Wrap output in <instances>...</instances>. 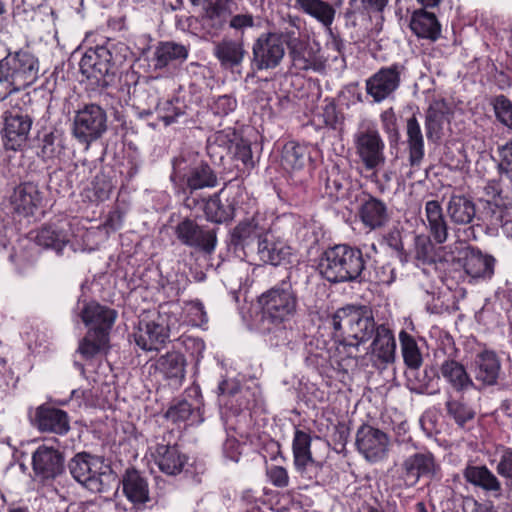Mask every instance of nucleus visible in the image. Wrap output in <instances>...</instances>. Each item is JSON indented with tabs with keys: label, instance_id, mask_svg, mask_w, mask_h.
Returning a JSON list of instances; mask_svg holds the SVG:
<instances>
[{
	"label": "nucleus",
	"instance_id": "393cba45",
	"mask_svg": "<svg viewBox=\"0 0 512 512\" xmlns=\"http://www.w3.org/2000/svg\"><path fill=\"white\" fill-rule=\"evenodd\" d=\"M80 316L85 325L90 327V331L109 334L117 312L99 303L90 302L83 307Z\"/></svg>",
	"mask_w": 512,
	"mask_h": 512
},
{
	"label": "nucleus",
	"instance_id": "6ab92c4d",
	"mask_svg": "<svg viewBox=\"0 0 512 512\" xmlns=\"http://www.w3.org/2000/svg\"><path fill=\"white\" fill-rule=\"evenodd\" d=\"M495 258L468 246L459 253L457 263L472 279H490L494 274Z\"/></svg>",
	"mask_w": 512,
	"mask_h": 512
},
{
	"label": "nucleus",
	"instance_id": "79ce46f5",
	"mask_svg": "<svg viewBox=\"0 0 512 512\" xmlns=\"http://www.w3.org/2000/svg\"><path fill=\"white\" fill-rule=\"evenodd\" d=\"M34 240L37 245L44 249H52L57 254H60L69 242L67 234L63 230L57 229L52 225L41 227L37 231Z\"/></svg>",
	"mask_w": 512,
	"mask_h": 512
},
{
	"label": "nucleus",
	"instance_id": "b1692460",
	"mask_svg": "<svg viewBox=\"0 0 512 512\" xmlns=\"http://www.w3.org/2000/svg\"><path fill=\"white\" fill-rule=\"evenodd\" d=\"M439 377L457 393H464L475 387L474 381L467 372L465 366L453 359L447 358L438 365Z\"/></svg>",
	"mask_w": 512,
	"mask_h": 512
},
{
	"label": "nucleus",
	"instance_id": "5fc2aeb1",
	"mask_svg": "<svg viewBox=\"0 0 512 512\" xmlns=\"http://www.w3.org/2000/svg\"><path fill=\"white\" fill-rule=\"evenodd\" d=\"M286 26L278 32H272L273 36H278L280 44L284 46L292 45L303 41L300 32V19L298 17H288Z\"/></svg>",
	"mask_w": 512,
	"mask_h": 512
},
{
	"label": "nucleus",
	"instance_id": "aec40b11",
	"mask_svg": "<svg viewBox=\"0 0 512 512\" xmlns=\"http://www.w3.org/2000/svg\"><path fill=\"white\" fill-rule=\"evenodd\" d=\"M358 216L362 224L370 230L384 228L391 218L387 204L371 194H363L360 199Z\"/></svg>",
	"mask_w": 512,
	"mask_h": 512
},
{
	"label": "nucleus",
	"instance_id": "c03bdc74",
	"mask_svg": "<svg viewBox=\"0 0 512 512\" xmlns=\"http://www.w3.org/2000/svg\"><path fill=\"white\" fill-rule=\"evenodd\" d=\"M307 148L296 142H288L282 150L281 163L286 170H300L308 160Z\"/></svg>",
	"mask_w": 512,
	"mask_h": 512
},
{
	"label": "nucleus",
	"instance_id": "1a4fd4ad",
	"mask_svg": "<svg viewBox=\"0 0 512 512\" xmlns=\"http://www.w3.org/2000/svg\"><path fill=\"white\" fill-rule=\"evenodd\" d=\"M268 230L265 218L255 214L251 218L240 221L233 228L230 245L234 252H241L244 256H248L256 252Z\"/></svg>",
	"mask_w": 512,
	"mask_h": 512
},
{
	"label": "nucleus",
	"instance_id": "72a5a7b5",
	"mask_svg": "<svg viewBox=\"0 0 512 512\" xmlns=\"http://www.w3.org/2000/svg\"><path fill=\"white\" fill-rule=\"evenodd\" d=\"M464 479L494 496H501V483L497 477L486 466L468 465L463 471Z\"/></svg>",
	"mask_w": 512,
	"mask_h": 512
},
{
	"label": "nucleus",
	"instance_id": "4468645a",
	"mask_svg": "<svg viewBox=\"0 0 512 512\" xmlns=\"http://www.w3.org/2000/svg\"><path fill=\"white\" fill-rule=\"evenodd\" d=\"M285 48L278 36L272 32L259 35L252 45L251 68L254 71L270 70L278 67L284 58Z\"/></svg>",
	"mask_w": 512,
	"mask_h": 512
},
{
	"label": "nucleus",
	"instance_id": "7ed1b4c3",
	"mask_svg": "<svg viewBox=\"0 0 512 512\" xmlns=\"http://www.w3.org/2000/svg\"><path fill=\"white\" fill-rule=\"evenodd\" d=\"M332 327L346 337L345 346L358 347L376 333V323L372 311L366 306H346L338 309L332 316Z\"/></svg>",
	"mask_w": 512,
	"mask_h": 512
},
{
	"label": "nucleus",
	"instance_id": "09e8293b",
	"mask_svg": "<svg viewBox=\"0 0 512 512\" xmlns=\"http://www.w3.org/2000/svg\"><path fill=\"white\" fill-rule=\"evenodd\" d=\"M109 334L88 331L79 344L78 351L85 359H92L107 347Z\"/></svg>",
	"mask_w": 512,
	"mask_h": 512
},
{
	"label": "nucleus",
	"instance_id": "a211bd4d",
	"mask_svg": "<svg viewBox=\"0 0 512 512\" xmlns=\"http://www.w3.org/2000/svg\"><path fill=\"white\" fill-rule=\"evenodd\" d=\"M169 333L167 317L159 313L156 319L139 323L134 340L145 351L159 350L168 340Z\"/></svg>",
	"mask_w": 512,
	"mask_h": 512
},
{
	"label": "nucleus",
	"instance_id": "7c9ffc66",
	"mask_svg": "<svg viewBox=\"0 0 512 512\" xmlns=\"http://www.w3.org/2000/svg\"><path fill=\"white\" fill-rule=\"evenodd\" d=\"M425 217L424 224L434 241L438 244L445 243L449 235V225L439 201L429 200L425 203Z\"/></svg>",
	"mask_w": 512,
	"mask_h": 512
},
{
	"label": "nucleus",
	"instance_id": "9d476101",
	"mask_svg": "<svg viewBox=\"0 0 512 512\" xmlns=\"http://www.w3.org/2000/svg\"><path fill=\"white\" fill-rule=\"evenodd\" d=\"M97 458L87 452L77 453L68 463L72 477L93 493H103L108 490L107 481L112 474L97 472L94 467Z\"/></svg>",
	"mask_w": 512,
	"mask_h": 512
},
{
	"label": "nucleus",
	"instance_id": "58836bf2",
	"mask_svg": "<svg viewBox=\"0 0 512 512\" xmlns=\"http://www.w3.org/2000/svg\"><path fill=\"white\" fill-rule=\"evenodd\" d=\"M255 253L263 263L274 266L279 265L289 254L286 245L282 241L275 239L270 229L259 243Z\"/></svg>",
	"mask_w": 512,
	"mask_h": 512
},
{
	"label": "nucleus",
	"instance_id": "2eb2a0df",
	"mask_svg": "<svg viewBox=\"0 0 512 512\" xmlns=\"http://www.w3.org/2000/svg\"><path fill=\"white\" fill-rule=\"evenodd\" d=\"M355 445L367 461L376 463L386 458L390 440L384 431L363 424L356 432Z\"/></svg>",
	"mask_w": 512,
	"mask_h": 512
},
{
	"label": "nucleus",
	"instance_id": "6e6d98bb",
	"mask_svg": "<svg viewBox=\"0 0 512 512\" xmlns=\"http://www.w3.org/2000/svg\"><path fill=\"white\" fill-rule=\"evenodd\" d=\"M491 103L498 121L512 129V102L506 96L498 95Z\"/></svg>",
	"mask_w": 512,
	"mask_h": 512
},
{
	"label": "nucleus",
	"instance_id": "bf43d9fd",
	"mask_svg": "<svg viewBox=\"0 0 512 512\" xmlns=\"http://www.w3.org/2000/svg\"><path fill=\"white\" fill-rule=\"evenodd\" d=\"M92 189L97 200L104 201L112 191V182L104 173H98L92 181Z\"/></svg>",
	"mask_w": 512,
	"mask_h": 512
},
{
	"label": "nucleus",
	"instance_id": "c85d7f7f",
	"mask_svg": "<svg viewBox=\"0 0 512 512\" xmlns=\"http://www.w3.org/2000/svg\"><path fill=\"white\" fill-rule=\"evenodd\" d=\"M232 0H208L201 16L202 26L210 34H217L228 23L231 16L230 3Z\"/></svg>",
	"mask_w": 512,
	"mask_h": 512
},
{
	"label": "nucleus",
	"instance_id": "f704fd0d",
	"mask_svg": "<svg viewBox=\"0 0 512 512\" xmlns=\"http://www.w3.org/2000/svg\"><path fill=\"white\" fill-rule=\"evenodd\" d=\"M483 220L491 226H504L508 223L512 200L510 198H495L481 201Z\"/></svg>",
	"mask_w": 512,
	"mask_h": 512
},
{
	"label": "nucleus",
	"instance_id": "4be33fe9",
	"mask_svg": "<svg viewBox=\"0 0 512 512\" xmlns=\"http://www.w3.org/2000/svg\"><path fill=\"white\" fill-rule=\"evenodd\" d=\"M370 348L372 361L377 368L385 369L395 361L396 341L392 331L385 325L377 326Z\"/></svg>",
	"mask_w": 512,
	"mask_h": 512
},
{
	"label": "nucleus",
	"instance_id": "37998d69",
	"mask_svg": "<svg viewBox=\"0 0 512 512\" xmlns=\"http://www.w3.org/2000/svg\"><path fill=\"white\" fill-rule=\"evenodd\" d=\"M295 7L325 26H330L334 20V8L322 0H295Z\"/></svg>",
	"mask_w": 512,
	"mask_h": 512
},
{
	"label": "nucleus",
	"instance_id": "f8f14e48",
	"mask_svg": "<svg viewBox=\"0 0 512 512\" xmlns=\"http://www.w3.org/2000/svg\"><path fill=\"white\" fill-rule=\"evenodd\" d=\"M33 120L31 113L20 108L4 113L2 133L4 146L7 150L17 151L25 146L29 139Z\"/></svg>",
	"mask_w": 512,
	"mask_h": 512
},
{
	"label": "nucleus",
	"instance_id": "9b49d317",
	"mask_svg": "<svg viewBox=\"0 0 512 512\" xmlns=\"http://www.w3.org/2000/svg\"><path fill=\"white\" fill-rule=\"evenodd\" d=\"M439 470L433 453L417 452L403 459L398 468V478L406 488H412L421 478L434 479Z\"/></svg>",
	"mask_w": 512,
	"mask_h": 512
},
{
	"label": "nucleus",
	"instance_id": "603ef678",
	"mask_svg": "<svg viewBox=\"0 0 512 512\" xmlns=\"http://www.w3.org/2000/svg\"><path fill=\"white\" fill-rule=\"evenodd\" d=\"M445 407L447 414L452 417L460 427H464L468 421H471L475 417V411L461 400L449 397L445 403Z\"/></svg>",
	"mask_w": 512,
	"mask_h": 512
},
{
	"label": "nucleus",
	"instance_id": "8fccbe9b",
	"mask_svg": "<svg viewBox=\"0 0 512 512\" xmlns=\"http://www.w3.org/2000/svg\"><path fill=\"white\" fill-rule=\"evenodd\" d=\"M348 182L337 168H332L324 178L325 194L332 200H338L346 194Z\"/></svg>",
	"mask_w": 512,
	"mask_h": 512
},
{
	"label": "nucleus",
	"instance_id": "39448f33",
	"mask_svg": "<svg viewBox=\"0 0 512 512\" xmlns=\"http://www.w3.org/2000/svg\"><path fill=\"white\" fill-rule=\"evenodd\" d=\"M106 111L97 104H86L79 109L73 119V135L86 145L100 139L107 131Z\"/></svg>",
	"mask_w": 512,
	"mask_h": 512
},
{
	"label": "nucleus",
	"instance_id": "a19ab883",
	"mask_svg": "<svg viewBox=\"0 0 512 512\" xmlns=\"http://www.w3.org/2000/svg\"><path fill=\"white\" fill-rule=\"evenodd\" d=\"M407 143L411 166H419L424 157V139L415 116L407 120Z\"/></svg>",
	"mask_w": 512,
	"mask_h": 512
},
{
	"label": "nucleus",
	"instance_id": "e2e57ef3",
	"mask_svg": "<svg viewBox=\"0 0 512 512\" xmlns=\"http://www.w3.org/2000/svg\"><path fill=\"white\" fill-rule=\"evenodd\" d=\"M234 158L240 160L245 166H253L252 151L250 145L241 140L230 147Z\"/></svg>",
	"mask_w": 512,
	"mask_h": 512
},
{
	"label": "nucleus",
	"instance_id": "052dcab7",
	"mask_svg": "<svg viewBox=\"0 0 512 512\" xmlns=\"http://www.w3.org/2000/svg\"><path fill=\"white\" fill-rule=\"evenodd\" d=\"M236 100L229 95L218 96L211 104V110L215 115L225 116L236 108Z\"/></svg>",
	"mask_w": 512,
	"mask_h": 512
},
{
	"label": "nucleus",
	"instance_id": "49530a36",
	"mask_svg": "<svg viewBox=\"0 0 512 512\" xmlns=\"http://www.w3.org/2000/svg\"><path fill=\"white\" fill-rule=\"evenodd\" d=\"M65 153L64 138L61 132L51 131L41 140L39 156L47 161L59 159Z\"/></svg>",
	"mask_w": 512,
	"mask_h": 512
},
{
	"label": "nucleus",
	"instance_id": "412c9836",
	"mask_svg": "<svg viewBox=\"0 0 512 512\" xmlns=\"http://www.w3.org/2000/svg\"><path fill=\"white\" fill-rule=\"evenodd\" d=\"M32 468L41 479H54L64 471V457L53 447L39 446L32 455Z\"/></svg>",
	"mask_w": 512,
	"mask_h": 512
},
{
	"label": "nucleus",
	"instance_id": "c756f323",
	"mask_svg": "<svg viewBox=\"0 0 512 512\" xmlns=\"http://www.w3.org/2000/svg\"><path fill=\"white\" fill-rule=\"evenodd\" d=\"M123 493L134 505H143L150 500L147 479L136 469H127L121 480Z\"/></svg>",
	"mask_w": 512,
	"mask_h": 512
},
{
	"label": "nucleus",
	"instance_id": "e433bc0d",
	"mask_svg": "<svg viewBox=\"0 0 512 512\" xmlns=\"http://www.w3.org/2000/svg\"><path fill=\"white\" fill-rule=\"evenodd\" d=\"M450 109L444 100L434 101L426 111L425 130L428 140L437 142L441 139L443 124Z\"/></svg>",
	"mask_w": 512,
	"mask_h": 512
},
{
	"label": "nucleus",
	"instance_id": "5701e85b",
	"mask_svg": "<svg viewBox=\"0 0 512 512\" xmlns=\"http://www.w3.org/2000/svg\"><path fill=\"white\" fill-rule=\"evenodd\" d=\"M213 54L222 68L234 71L242 65L247 51L242 39L223 38L214 45Z\"/></svg>",
	"mask_w": 512,
	"mask_h": 512
},
{
	"label": "nucleus",
	"instance_id": "69168bd1",
	"mask_svg": "<svg viewBox=\"0 0 512 512\" xmlns=\"http://www.w3.org/2000/svg\"><path fill=\"white\" fill-rule=\"evenodd\" d=\"M500 169L512 180V140L500 148Z\"/></svg>",
	"mask_w": 512,
	"mask_h": 512
},
{
	"label": "nucleus",
	"instance_id": "0e129e2a",
	"mask_svg": "<svg viewBox=\"0 0 512 512\" xmlns=\"http://www.w3.org/2000/svg\"><path fill=\"white\" fill-rule=\"evenodd\" d=\"M255 19L252 14H236L232 15L228 19V25L231 29L236 32L244 33L245 29L252 28L255 25Z\"/></svg>",
	"mask_w": 512,
	"mask_h": 512
},
{
	"label": "nucleus",
	"instance_id": "680f3d73",
	"mask_svg": "<svg viewBox=\"0 0 512 512\" xmlns=\"http://www.w3.org/2000/svg\"><path fill=\"white\" fill-rule=\"evenodd\" d=\"M269 481L278 488H285L289 485L287 470L282 466L273 465L266 471Z\"/></svg>",
	"mask_w": 512,
	"mask_h": 512
},
{
	"label": "nucleus",
	"instance_id": "473e14b6",
	"mask_svg": "<svg viewBox=\"0 0 512 512\" xmlns=\"http://www.w3.org/2000/svg\"><path fill=\"white\" fill-rule=\"evenodd\" d=\"M155 459L159 469L167 475H177L182 472L187 457L176 445L158 444Z\"/></svg>",
	"mask_w": 512,
	"mask_h": 512
},
{
	"label": "nucleus",
	"instance_id": "20e7f679",
	"mask_svg": "<svg viewBox=\"0 0 512 512\" xmlns=\"http://www.w3.org/2000/svg\"><path fill=\"white\" fill-rule=\"evenodd\" d=\"M262 319L274 325L290 321L297 311L298 298L291 283L282 281L260 295Z\"/></svg>",
	"mask_w": 512,
	"mask_h": 512
},
{
	"label": "nucleus",
	"instance_id": "dca6fc26",
	"mask_svg": "<svg viewBox=\"0 0 512 512\" xmlns=\"http://www.w3.org/2000/svg\"><path fill=\"white\" fill-rule=\"evenodd\" d=\"M310 446V435L302 430H296L292 444L295 469L303 479L319 483L323 463L312 458Z\"/></svg>",
	"mask_w": 512,
	"mask_h": 512
},
{
	"label": "nucleus",
	"instance_id": "338daca9",
	"mask_svg": "<svg viewBox=\"0 0 512 512\" xmlns=\"http://www.w3.org/2000/svg\"><path fill=\"white\" fill-rule=\"evenodd\" d=\"M497 472L499 475L512 480V449L509 448L504 451L501 459L497 465Z\"/></svg>",
	"mask_w": 512,
	"mask_h": 512
},
{
	"label": "nucleus",
	"instance_id": "c9c22d12",
	"mask_svg": "<svg viewBox=\"0 0 512 512\" xmlns=\"http://www.w3.org/2000/svg\"><path fill=\"white\" fill-rule=\"evenodd\" d=\"M188 47L174 41L160 42L154 52L155 69H164L174 62H184L188 57Z\"/></svg>",
	"mask_w": 512,
	"mask_h": 512
},
{
	"label": "nucleus",
	"instance_id": "4c0bfd02",
	"mask_svg": "<svg viewBox=\"0 0 512 512\" xmlns=\"http://www.w3.org/2000/svg\"><path fill=\"white\" fill-rule=\"evenodd\" d=\"M410 28L419 38L435 41L441 33V26L434 13L425 10L415 11L410 20Z\"/></svg>",
	"mask_w": 512,
	"mask_h": 512
},
{
	"label": "nucleus",
	"instance_id": "864d4df0",
	"mask_svg": "<svg viewBox=\"0 0 512 512\" xmlns=\"http://www.w3.org/2000/svg\"><path fill=\"white\" fill-rule=\"evenodd\" d=\"M415 259L424 265L436 262V248L429 236L417 235L415 237Z\"/></svg>",
	"mask_w": 512,
	"mask_h": 512
},
{
	"label": "nucleus",
	"instance_id": "3c124183",
	"mask_svg": "<svg viewBox=\"0 0 512 512\" xmlns=\"http://www.w3.org/2000/svg\"><path fill=\"white\" fill-rule=\"evenodd\" d=\"M153 102L159 118L166 126L177 122L180 117L186 115L185 105L178 98L175 101L167 100L162 104L158 103L156 99Z\"/></svg>",
	"mask_w": 512,
	"mask_h": 512
},
{
	"label": "nucleus",
	"instance_id": "de8ad7c7",
	"mask_svg": "<svg viewBox=\"0 0 512 512\" xmlns=\"http://www.w3.org/2000/svg\"><path fill=\"white\" fill-rule=\"evenodd\" d=\"M404 363L410 373H416L422 365V355L415 339L407 332L402 331L399 335Z\"/></svg>",
	"mask_w": 512,
	"mask_h": 512
},
{
	"label": "nucleus",
	"instance_id": "13d9d810",
	"mask_svg": "<svg viewBox=\"0 0 512 512\" xmlns=\"http://www.w3.org/2000/svg\"><path fill=\"white\" fill-rule=\"evenodd\" d=\"M289 56L292 59L294 66L299 69L306 70L309 68V60L305 58L304 52L307 50V44L305 41L294 43L287 46Z\"/></svg>",
	"mask_w": 512,
	"mask_h": 512
},
{
	"label": "nucleus",
	"instance_id": "a878e982",
	"mask_svg": "<svg viewBox=\"0 0 512 512\" xmlns=\"http://www.w3.org/2000/svg\"><path fill=\"white\" fill-rule=\"evenodd\" d=\"M41 200V192L33 182L21 183L10 196V203L14 211L24 216L33 215Z\"/></svg>",
	"mask_w": 512,
	"mask_h": 512
},
{
	"label": "nucleus",
	"instance_id": "2f4dec72",
	"mask_svg": "<svg viewBox=\"0 0 512 512\" xmlns=\"http://www.w3.org/2000/svg\"><path fill=\"white\" fill-rule=\"evenodd\" d=\"M36 422L42 432L63 435L70 429L67 413L58 408L40 406L36 411Z\"/></svg>",
	"mask_w": 512,
	"mask_h": 512
},
{
	"label": "nucleus",
	"instance_id": "bb28decb",
	"mask_svg": "<svg viewBox=\"0 0 512 512\" xmlns=\"http://www.w3.org/2000/svg\"><path fill=\"white\" fill-rule=\"evenodd\" d=\"M186 366L185 356L177 351H169L155 362V370L176 386H180L184 381Z\"/></svg>",
	"mask_w": 512,
	"mask_h": 512
},
{
	"label": "nucleus",
	"instance_id": "ddd939ff",
	"mask_svg": "<svg viewBox=\"0 0 512 512\" xmlns=\"http://www.w3.org/2000/svg\"><path fill=\"white\" fill-rule=\"evenodd\" d=\"M404 70V65L400 63L380 68L365 81L367 95L371 96L375 103L392 97L400 86Z\"/></svg>",
	"mask_w": 512,
	"mask_h": 512
},
{
	"label": "nucleus",
	"instance_id": "a18cd8bd",
	"mask_svg": "<svg viewBox=\"0 0 512 512\" xmlns=\"http://www.w3.org/2000/svg\"><path fill=\"white\" fill-rule=\"evenodd\" d=\"M217 176L207 163H200L192 167L187 175V186L191 190L215 187Z\"/></svg>",
	"mask_w": 512,
	"mask_h": 512
},
{
	"label": "nucleus",
	"instance_id": "774afa93",
	"mask_svg": "<svg viewBox=\"0 0 512 512\" xmlns=\"http://www.w3.org/2000/svg\"><path fill=\"white\" fill-rule=\"evenodd\" d=\"M223 453L226 458L238 462L241 456L239 441L235 438H227L223 444Z\"/></svg>",
	"mask_w": 512,
	"mask_h": 512
},
{
	"label": "nucleus",
	"instance_id": "4d7b16f0",
	"mask_svg": "<svg viewBox=\"0 0 512 512\" xmlns=\"http://www.w3.org/2000/svg\"><path fill=\"white\" fill-rule=\"evenodd\" d=\"M194 407L187 400L182 399L175 402L166 412V418L173 421H186L191 416Z\"/></svg>",
	"mask_w": 512,
	"mask_h": 512
},
{
	"label": "nucleus",
	"instance_id": "423d86ee",
	"mask_svg": "<svg viewBox=\"0 0 512 512\" xmlns=\"http://www.w3.org/2000/svg\"><path fill=\"white\" fill-rule=\"evenodd\" d=\"M80 71L98 87L106 88L112 84L115 66L111 51L105 46L89 48L80 60Z\"/></svg>",
	"mask_w": 512,
	"mask_h": 512
},
{
	"label": "nucleus",
	"instance_id": "0eeeda50",
	"mask_svg": "<svg viewBox=\"0 0 512 512\" xmlns=\"http://www.w3.org/2000/svg\"><path fill=\"white\" fill-rule=\"evenodd\" d=\"M354 144L356 153L366 169L373 170L385 163V144L374 124H360L354 135Z\"/></svg>",
	"mask_w": 512,
	"mask_h": 512
},
{
	"label": "nucleus",
	"instance_id": "6e6552de",
	"mask_svg": "<svg viewBox=\"0 0 512 512\" xmlns=\"http://www.w3.org/2000/svg\"><path fill=\"white\" fill-rule=\"evenodd\" d=\"M174 235L182 245L205 255H211L217 246V230L190 218H184L174 227Z\"/></svg>",
	"mask_w": 512,
	"mask_h": 512
},
{
	"label": "nucleus",
	"instance_id": "f03ea898",
	"mask_svg": "<svg viewBox=\"0 0 512 512\" xmlns=\"http://www.w3.org/2000/svg\"><path fill=\"white\" fill-rule=\"evenodd\" d=\"M40 65L38 58L27 50H18L0 61V85L5 89L2 99L19 92L38 79Z\"/></svg>",
	"mask_w": 512,
	"mask_h": 512
},
{
	"label": "nucleus",
	"instance_id": "f3484780",
	"mask_svg": "<svg viewBox=\"0 0 512 512\" xmlns=\"http://www.w3.org/2000/svg\"><path fill=\"white\" fill-rule=\"evenodd\" d=\"M446 214L454 226H467L464 229L465 241L476 238L473 222L480 219L473 199L464 194H452L446 203Z\"/></svg>",
	"mask_w": 512,
	"mask_h": 512
},
{
	"label": "nucleus",
	"instance_id": "cd10ccee",
	"mask_svg": "<svg viewBox=\"0 0 512 512\" xmlns=\"http://www.w3.org/2000/svg\"><path fill=\"white\" fill-rule=\"evenodd\" d=\"M473 372L476 381L484 386H493L501 372V360L494 351H482L474 360Z\"/></svg>",
	"mask_w": 512,
	"mask_h": 512
},
{
	"label": "nucleus",
	"instance_id": "f257e3e1",
	"mask_svg": "<svg viewBox=\"0 0 512 512\" xmlns=\"http://www.w3.org/2000/svg\"><path fill=\"white\" fill-rule=\"evenodd\" d=\"M370 257L346 244L326 249L319 260L320 275L330 283L362 282L370 279Z\"/></svg>",
	"mask_w": 512,
	"mask_h": 512
},
{
	"label": "nucleus",
	"instance_id": "ea45409f",
	"mask_svg": "<svg viewBox=\"0 0 512 512\" xmlns=\"http://www.w3.org/2000/svg\"><path fill=\"white\" fill-rule=\"evenodd\" d=\"M222 192L223 190L217 194H214L205 202L204 212L207 220L211 222L223 223L234 218V203L229 199H225L223 201L221 199Z\"/></svg>",
	"mask_w": 512,
	"mask_h": 512
}]
</instances>
